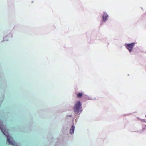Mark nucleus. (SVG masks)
Segmentation results:
<instances>
[{
  "instance_id": "1",
  "label": "nucleus",
  "mask_w": 146,
  "mask_h": 146,
  "mask_svg": "<svg viewBox=\"0 0 146 146\" xmlns=\"http://www.w3.org/2000/svg\"><path fill=\"white\" fill-rule=\"evenodd\" d=\"M81 104L80 101L77 102L74 106L73 110L75 113H78L82 111Z\"/></svg>"
},
{
  "instance_id": "2",
  "label": "nucleus",
  "mask_w": 146,
  "mask_h": 146,
  "mask_svg": "<svg viewBox=\"0 0 146 146\" xmlns=\"http://www.w3.org/2000/svg\"><path fill=\"white\" fill-rule=\"evenodd\" d=\"M0 128L3 133L6 135L7 138V142H8L9 144L13 145V143L12 142V141H11V137L8 134L6 133V130L4 129L3 127H2L1 126L0 127Z\"/></svg>"
},
{
  "instance_id": "3",
  "label": "nucleus",
  "mask_w": 146,
  "mask_h": 146,
  "mask_svg": "<svg viewBox=\"0 0 146 146\" xmlns=\"http://www.w3.org/2000/svg\"><path fill=\"white\" fill-rule=\"evenodd\" d=\"M135 44V43H132L130 44H126V48L129 50V52H131L132 51Z\"/></svg>"
},
{
  "instance_id": "4",
  "label": "nucleus",
  "mask_w": 146,
  "mask_h": 146,
  "mask_svg": "<svg viewBox=\"0 0 146 146\" xmlns=\"http://www.w3.org/2000/svg\"><path fill=\"white\" fill-rule=\"evenodd\" d=\"M108 17V16L107 14L104 13L102 16V19L105 22L107 21Z\"/></svg>"
},
{
  "instance_id": "5",
  "label": "nucleus",
  "mask_w": 146,
  "mask_h": 146,
  "mask_svg": "<svg viewBox=\"0 0 146 146\" xmlns=\"http://www.w3.org/2000/svg\"><path fill=\"white\" fill-rule=\"evenodd\" d=\"M74 128L75 127L74 126H72L70 130V134H72L74 133Z\"/></svg>"
},
{
  "instance_id": "6",
  "label": "nucleus",
  "mask_w": 146,
  "mask_h": 146,
  "mask_svg": "<svg viewBox=\"0 0 146 146\" xmlns=\"http://www.w3.org/2000/svg\"><path fill=\"white\" fill-rule=\"evenodd\" d=\"M82 93H80L77 94V97L80 98L82 96Z\"/></svg>"
},
{
  "instance_id": "7",
  "label": "nucleus",
  "mask_w": 146,
  "mask_h": 146,
  "mask_svg": "<svg viewBox=\"0 0 146 146\" xmlns=\"http://www.w3.org/2000/svg\"><path fill=\"white\" fill-rule=\"evenodd\" d=\"M67 117H72L71 115H68L67 116Z\"/></svg>"
},
{
  "instance_id": "8",
  "label": "nucleus",
  "mask_w": 146,
  "mask_h": 146,
  "mask_svg": "<svg viewBox=\"0 0 146 146\" xmlns=\"http://www.w3.org/2000/svg\"><path fill=\"white\" fill-rule=\"evenodd\" d=\"M145 117H146V116H145Z\"/></svg>"
}]
</instances>
